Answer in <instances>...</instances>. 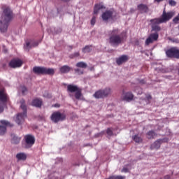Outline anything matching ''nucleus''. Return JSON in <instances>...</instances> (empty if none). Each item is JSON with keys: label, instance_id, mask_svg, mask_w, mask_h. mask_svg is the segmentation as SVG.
Instances as JSON below:
<instances>
[{"label": "nucleus", "instance_id": "c756f323", "mask_svg": "<svg viewBox=\"0 0 179 179\" xmlns=\"http://www.w3.org/2000/svg\"><path fill=\"white\" fill-rule=\"evenodd\" d=\"M157 134H155V132L154 131H150L148 134H147V138L148 139H153L155 138V136Z\"/></svg>", "mask_w": 179, "mask_h": 179}, {"label": "nucleus", "instance_id": "f257e3e1", "mask_svg": "<svg viewBox=\"0 0 179 179\" xmlns=\"http://www.w3.org/2000/svg\"><path fill=\"white\" fill-rule=\"evenodd\" d=\"M108 36L109 43L114 47H117L123 43L127 38V32H120V29L118 28H114L109 31Z\"/></svg>", "mask_w": 179, "mask_h": 179}, {"label": "nucleus", "instance_id": "3c124183", "mask_svg": "<svg viewBox=\"0 0 179 179\" xmlns=\"http://www.w3.org/2000/svg\"><path fill=\"white\" fill-rule=\"evenodd\" d=\"M178 72H179V69H178Z\"/></svg>", "mask_w": 179, "mask_h": 179}, {"label": "nucleus", "instance_id": "58836bf2", "mask_svg": "<svg viewBox=\"0 0 179 179\" xmlns=\"http://www.w3.org/2000/svg\"><path fill=\"white\" fill-rule=\"evenodd\" d=\"M107 134L108 135V136H113V131H111V129H110V128H108V129H107Z\"/></svg>", "mask_w": 179, "mask_h": 179}, {"label": "nucleus", "instance_id": "49530a36", "mask_svg": "<svg viewBox=\"0 0 179 179\" xmlns=\"http://www.w3.org/2000/svg\"><path fill=\"white\" fill-rule=\"evenodd\" d=\"M156 2H157V3H160V2H162V1H163V0H155Z\"/></svg>", "mask_w": 179, "mask_h": 179}, {"label": "nucleus", "instance_id": "6ab92c4d", "mask_svg": "<svg viewBox=\"0 0 179 179\" xmlns=\"http://www.w3.org/2000/svg\"><path fill=\"white\" fill-rule=\"evenodd\" d=\"M138 10L141 13H147L148 12V6L146 4L141 3L138 5Z\"/></svg>", "mask_w": 179, "mask_h": 179}, {"label": "nucleus", "instance_id": "9d476101", "mask_svg": "<svg viewBox=\"0 0 179 179\" xmlns=\"http://www.w3.org/2000/svg\"><path fill=\"white\" fill-rule=\"evenodd\" d=\"M0 124H1L0 125V136H3L6 133L7 127H13L8 120H0Z\"/></svg>", "mask_w": 179, "mask_h": 179}, {"label": "nucleus", "instance_id": "e433bc0d", "mask_svg": "<svg viewBox=\"0 0 179 179\" xmlns=\"http://www.w3.org/2000/svg\"><path fill=\"white\" fill-rule=\"evenodd\" d=\"M178 22H179V13L178 15V16H176V17H174L173 19V22L175 24H178Z\"/></svg>", "mask_w": 179, "mask_h": 179}, {"label": "nucleus", "instance_id": "4c0bfd02", "mask_svg": "<svg viewBox=\"0 0 179 179\" xmlns=\"http://www.w3.org/2000/svg\"><path fill=\"white\" fill-rule=\"evenodd\" d=\"M95 23H96V17H95V16H93V17H92V20H91V24H92V26H94V25L95 24Z\"/></svg>", "mask_w": 179, "mask_h": 179}, {"label": "nucleus", "instance_id": "39448f33", "mask_svg": "<svg viewBox=\"0 0 179 179\" xmlns=\"http://www.w3.org/2000/svg\"><path fill=\"white\" fill-rule=\"evenodd\" d=\"M66 118L65 113H61L59 110L53 112L50 116V120L52 122L57 124L59 122L64 121Z\"/></svg>", "mask_w": 179, "mask_h": 179}, {"label": "nucleus", "instance_id": "5701e85b", "mask_svg": "<svg viewBox=\"0 0 179 179\" xmlns=\"http://www.w3.org/2000/svg\"><path fill=\"white\" fill-rule=\"evenodd\" d=\"M31 105L36 108H41L42 106V101L36 98V99H33Z\"/></svg>", "mask_w": 179, "mask_h": 179}, {"label": "nucleus", "instance_id": "7c9ffc66", "mask_svg": "<svg viewBox=\"0 0 179 179\" xmlns=\"http://www.w3.org/2000/svg\"><path fill=\"white\" fill-rule=\"evenodd\" d=\"M92 51V48L90 45H86L85 48H83V53H89Z\"/></svg>", "mask_w": 179, "mask_h": 179}, {"label": "nucleus", "instance_id": "0eeeda50", "mask_svg": "<svg viewBox=\"0 0 179 179\" xmlns=\"http://www.w3.org/2000/svg\"><path fill=\"white\" fill-rule=\"evenodd\" d=\"M166 54L169 58L179 59V48L178 47H171L166 51Z\"/></svg>", "mask_w": 179, "mask_h": 179}, {"label": "nucleus", "instance_id": "f3484780", "mask_svg": "<svg viewBox=\"0 0 179 179\" xmlns=\"http://www.w3.org/2000/svg\"><path fill=\"white\" fill-rule=\"evenodd\" d=\"M113 12L110 10H106L105 11L103 14H102V19L103 21H107L110 19L112 18L113 17Z\"/></svg>", "mask_w": 179, "mask_h": 179}, {"label": "nucleus", "instance_id": "bb28decb", "mask_svg": "<svg viewBox=\"0 0 179 179\" xmlns=\"http://www.w3.org/2000/svg\"><path fill=\"white\" fill-rule=\"evenodd\" d=\"M94 97H95L96 99H103V98H104V96L103 95L102 90H99V91H96V92H95V94H94Z\"/></svg>", "mask_w": 179, "mask_h": 179}, {"label": "nucleus", "instance_id": "72a5a7b5", "mask_svg": "<svg viewBox=\"0 0 179 179\" xmlns=\"http://www.w3.org/2000/svg\"><path fill=\"white\" fill-rule=\"evenodd\" d=\"M79 56H80L79 52H76L71 54V55H70V57H71V59H73V58H75V57H78Z\"/></svg>", "mask_w": 179, "mask_h": 179}, {"label": "nucleus", "instance_id": "4468645a", "mask_svg": "<svg viewBox=\"0 0 179 179\" xmlns=\"http://www.w3.org/2000/svg\"><path fill=\"white\" fill-rule=\"evenodd\" d=\"M169 142V138L159 139L156 141L150 147L151 150H158L161 147V144L163 143Z\"/></svg>", "mask_w": 179, "mask_h": 179}, {"label": "nucleus", "instance_id": "f704fd0d", "mask_svg": "<svg viewBox=\"0 0 179 179\" xmlns=\"http://www.w3.org/2000/svg\"><path fill=\"white\" fill-rule=\"evenodd\" d=\"M177 4L176 1L175 0H170L169 1V5L171 6H176Z\"/></svg>", "mask_w": 179, "mask_h": 179}, {"label": "nucleus", "instance_id": "a878e982", "mask_svg": "<svg viewBox=\"0 0 179 179\" xmlns=\"http://www.w3.org/2000/svg\"><path fill=\"white\" fill-rule=\"evenodd\" d=\"M16 158L19 161H25L27 159V155L24 153H18L16 155Z\"/></svg>", "mask_w": 179, "mask_h": 179}, {"label": "nucleus", "instance_id": "dca6fc26", "mask_svg": "<svg viewBox=\"0 0 179 179\" xmlns=\"http://www.w3.org/2000/svg\"><path fill=\"white\" fill-rule=\"evenodd\" d=\"M129 59V57L127 55H122L120 57L116 59V63L118 66L126 63Z\"/></svg>", "mask_w": 179, "mask_h": 179}, {"label": "nucleus", "instance_id": "393cba45", "mask_svg": "<svg viewBox=\"0 0 179 179\" xmlns=\"http://www.w3.org/2000/svg\"><path fill=\"white\" fill-rule=\"evenodd\" d=\"M103 98L108 96L111 94V90L110 88H105L104 90H101Z\"/></svg>", "mask_w": 179, "mask_h": 179}, {"label": "nucleus", "instance_id": "c85d7f7f", "mask_svg": "<svg viewBox=\"0 0 179 179\" xmlns=\"http://www.w3.org/2000/svg\"><path fill=\"white\" fill-rule=\"evenodd\" d=\"M133 140L137 143H141L143 142V139L138 135H135L132 137Z\"/></svg>", "mask_w": 179, "mask_h": 179}, {"label": "nucleus", "instance_id": "9b49d317", "mask_svg": "<svg viewBox=\"0 0 179 179\" xmlns=\"http://www.w3.org/2000/svg\"><path fill=\"white\" fill-rule=\"evenodd\" d=\"M158 38V32L151 33L145 41V45H149L150 44L153 43L154 42L157 41Z\"/></svg>", "mask_w": 179, "mask_h": 179}, {"label": "nucleus", "instance_id": "ea45409f", "mask_svg": "<svg viewBox=\"0 0 179 179\" xmlns=\"http://www.w3.org/2000/svg\"><path fill=\"white\" fill-rule=\"evenodd\" d=\"M27 92V90L26 87H22V94L24 95Z\"/></svg>", "mask_w": 179, "mask_h": 179}, {"label": "nucleus", "instance_id": "c03bdc74", "mask_svg": "<svg viewBox=\"0 0 179 179\" xmlns=\"http://www.w3.org/2000/svg\"><path fill=\"white\" fill-rule=\"evenodd\" d=\"M140 83L141 84H145V80H141Z\"/></svg>", "mask_w": 179, "mask_h": 179}, {"label": "nucleus", "instance_id": "de8ad7c7", "mask_svg": "<svg viewBox=\"0 0 179 179\" xmlns=\"http://www.w3.org/2000/svg\"><path fill=\"white\" fill-rule=\"evenodd\" d=\"M55 107H58V108H59V107H60V105H58V103H55Z\"/></svg>", "mask_w": 179, "mask_h": 179}, {"label": "nucleus", "instance_id": "a18cd8bd", "mask_svg": "<svg viewBox=\"0 0 179 179\" xmlns=\"http://www.w3.org/2000/svg\"><path fill=\"white\" fill-rule=\"evenodd\" d=\"M20 103L21 104H24V99H21Z\"/></svg>", "mask_w": 179, "mask_h": 179}, {"label": "nucleus", "instance_id": "b1692460", "mask_svg": "<svg viewBox=\"0 0 179 179\" xmlns=\"http://www.w3.org/2000/svg\"><path fill=\"white\" fill-rule=\"evenodd\" d=\"M20 141H21V138H19L14 134L11 135V143L13 144L17 145L20 143Z\"/></svg>", "mask_w": 179, "mask_h": 179}, {"label": "nucleus", "instance_id": "6e6552de", "mask_svg": "<svg viewBox=\"0 0 179 179\" xmlns=\"http://www.w3.org/2000/svg\"><path fill=\"white\" fill-rule=\"evenodd\" d=\"M173 15L174 13L173 12L166 13V10H164L162 17L158 18L159 20H156V21L158 22L165 23L169 21L173 17Z\"/></svg>", "mask_w": 179, "mask_h": 179}, {"label": "nucleus", "instance_id": "a19ab883", "mask_svg": "<svg viewBox=\"0 0 179 179\" xmlns=\"http://www.w3.org/2000/svg\"><path fill=\"white\" fill-rule=\"evenodd\" d=\"M145 98H146V99H147L148 101H150V100H151V99H152V95L150 94H147Z\"/></svg>", "mask_w": 179, "mask_h": 179}, {"label": "nucleus", "instance_id": "f03ea898", "mask_svg": "<svg viewBox=\"0 0 179 179\" xmlns=\"http://www.w3.org/2000/svg\"><path fill=\"white\" fill-rule=\"evenodd\" d=\"M1 8L3 10V14L0 20V31L5 33L8 27V22L13 17V12L10 8L6 5H2Z\"/></svg>", "mask_w": 179, "mask_h": 179}, {"label": "nucleus", "instance_id": "f8f14e48", "mask_svg": "<svg viewBox=\"0 0 179 179\" xmlns=\"http://www.w3.org/2000/svg\"><path fill=\"white\" fill-rule=\"evenodd\" d=\"M158 18H154L150 20V22L152 23V30L156 31V33L161 31V27L159 24H162V22H158Z\"/></svg>", "mask_w": 179, "mask_h": 179}, {"label": "nucleus", "instance_id": "8fccbe9b", "mask_svg": "<svg viewBox=\"0 0 179 179\" xmlns=\"http://www.w3.org/2000/svg\"><path fill=\"white\" fill-rule=\"evenodd\" d=\"M107 179H110V177L108 178H107Z\"/></svg>", "mask_w": 179, "mask_h": 179}, {"label": "nucleus", "instance_id": "7ed1b4c3", "mask_svg": "<svg viewBox=\"0 0 179 179\" xmlns=\"http://www.w3.org/2000/svg\"><path fill=\"white\" fill-rule=\"evenodd\" d=\"M33 71L36 75L53 76L55 74V69L53 68H47L45 66H36L33 68Z\"/></svg>", "mask_w": 179, "mask_h": 179}, {"label": "nucleus", "instance_id": "cd10ccee", "mask_svg": "<svg viewBox=\"0 0 179 179\" xmlns=\"http://www.w3.org/2000/svg\"><path fill=\"white\" fill-rule=\"evenodd\" d=\"M76 67L86 69L87 67V64L85 62L82 61V62H79L76 64Z\"/></svg>", "mask_w": 179, "mask_h": 179}, {"label": "nucleus", "instance_id": "a211bd4d", "mask_svg": "<svg viewBox=\"0 0 179 179\" xmlns=\"http://www.w3.org/2000/svg\"><path fill=\"white\" fill-rule=\"evenodd\" d=\"M41 42V41H34V42H32L31 44L29 43V42H27L26 43V45H24V49L26 50H28L29 49H31V48H35V47H37L38 45Z\"/></svg>", "mask_w": 179, "mask_h": 179}, {"label": "nucleus", "instance_id": "412c9836", "mask_svg": "<svg viewBox=\"0 0 179 179\" xmlns=\"http://www.w3.org/2000/svg\"><path fill=\"white\" fill-rule=\"evenodd\" d=\"M71 70V68L68 65H64L59 68L61 73H68Z\"/></svg>", "mask_w": 179, "mask_h": 179}, {"label": "nucleus", "instance_id": "79ce46f5", "mask_svg": "<svg viewBox=\"0 0 179 179\" xmlns=\"http://www.w3.org/2000/svg\"><path fill=\"white\" fill-rule=\"evenodd\" d=\"M122 172H123V173H128V172H129V170H128L127 168H124V169H122Z\"/></svg>", "mask_w": 179, "mask_h": 179}, {"label": "nucleus", "instance_id": "37998d69", "mask_svg": "<svg viewBox=\"0 0 179 179\" xmlns=\"http://www.w3.org/2000/svg\"><path fill=\"white\" fill-rule=\"evenodd\" d=\"M62 1L64 2V3H69L70 2L71 0H61Z\"/></svg>", "mask_w": 179, "mask_h": 179}, {"label": "nucleus", "instance_id": "aec40b11", "mask_svg": "<svg viewBox=\"0 0 179 179\" xmlns=\"http://www.w3.org/2000/svg\"><path fill=\"white\" fill-rule=\"evenodd\" d=\"M105 9V7L103 6V5L101 4V3H96L94 5V15H97L99 12L100 10L101 9Z\"/></svg>", "mask_w": 179, "mask_h": 179}, {"label": "nucleus", "instance_id": "ddd939ff", "mask_svg": "<svg viewBox=\"0 0 179 179\" xmlns=\"http://www.w3.org/2000/svg\"><path fill=\"white\" fill-rule=\"evenodd\" d=\"M22 65V61L20 59H13L8 64V66L11 69H17L21 67Z\"/></svg>", "mask_w": 179, "mask_h": 179}, {"label": "nucleus", "instance_id": "2f4dec72", "mask_svg": "<svg viewBox=\"0 0 179 179\" xmlns=\"http://www.w3.org/2000/svg\"><path fill=\"white\" fill-rule=\"evenodd\" d=\"M110 179H125V176H113L109 177Z\"/></svg>", "mask_w": 179, "mask_h": 179}, {"label": "nucleus", "instance_id": "423d86ee", "mask_svg": "<svg viewBox=\"0 0 179 179\" xmlns=\"http://www.w3.org/2000/svg\"><path fill=\"white\" fill-rule=\"evenodd\" d=\"M20 108L23 110V113H18L15 119V122L18 125L24 122V119L27 117V106L25 103H22Z\"/></svg>", "mask_w": 179, "mask_h": 179}, {"label": "nucleus", "instance_id": "c9c22d12", "mask_svg": "<svg viewBox=\"0 0 179 179\" xmlns=\"http://www.w3.org/2000/svg\"><path fill=\"white\" fill-rule=\"evenodd\" d=\"M75 71L78 73L79 75H83V71L81 70L80 69H75Z\"/></svg>", "mask_w": 179, "mask_h": 179}, {"label": "nucleus", "instance_id": "603ef678", "mask_svg": "<svg viewBox=\"0 0 179 179\" xmlns=\"http://www.w3.org/2000/svg\"><path fill=\"white\" fill-rule=\"evenodd\" d=\"M178 28H179V27H178Z\"/></svg>", "mask_w": 179, "mask_h": 179}, {"label": "nucleus", "instance_id": "2eb2a0df", "mask_svg": "<svg viewBox=\"0 0 179 179\" xmlns=\"http://www.w3.org/2000/svg\"><path fill=\"white\" fill-rule=\"evenodd\" d=\"M134 95L132 94V92H123L122 96V99L123 101L130 102L134 100Z\"/></svg>", "mask_w": 179, "mask_h": 179}, {"label": "nucleus", "instance_id": "20e7f679", "mask_svg": "<svg viewBox=\"0 0 179 179\" xmlns=\"http://www.w3.org/2000/svg\"><path fill=\"white\" fill-rule=\"evenodd\" d=\"M67 92L69 93H75V98L79 100L82 96V90L79 88L78 85H73V84H69L67 85Z\"/></svg>", "mask_w": 179, "mask_h": 179}, {"label": "nucleus", "instance_id": "1a4fd4ad", "mask_svg": "<svg viewBox=\"0 0 179 179\" xmlns=\"http://www.w3.org/2000/svg\"><path fill=\"white\" fill-rule=\"evenodd\" d=\"M25 148L29 149L35 143V137L33 135L28 134L24 136Z\"/></svg>", "mask_w": 179, "mask_h": 179}, {"label": "nucleus", "instance_id": "4be33fe9", "mask_svg": "<svg viewBox=\"0 0 179 179\" xmlns=\"http://www.w3.org/2000/svg\"><path fill=\"white\" fill-rule=\"evenodd\" d=\"M8 98L6 94H4L3 91H0V101L1 103L6 104Z\"/></svg>", "mask_w": 179, "mask_h": 179}, {"label": "nucleus", "instance_id": "09e8293b", "mask_svg": "<svg viewBox=\"0 0 179 179\" xmlns=\"http://www.w3.org/2000/svg\"><path fill=\"white\" fill-rule=\"evenodd\" d=\"M69 48H70L71 49H73V46H72V45H70Z\"/></svg>", "mask_w": 179, "mask_h": 179}, {"label": "nucleus", "instance_id": "473e14b6", "mask_svg": "<svg viewBox=\"0 0 179 179\" xmlns=\"http://www.w3.org/2000/svg\"><path fill=\"white\" fill-rule=\"evenodd\" d=\"M6 106V103H3V102H0V113H2L3 112V110Z\"/></svg>", "mask_w": 179, "mask_h": 179}]
</instances>
